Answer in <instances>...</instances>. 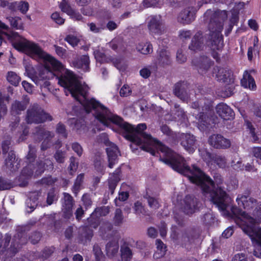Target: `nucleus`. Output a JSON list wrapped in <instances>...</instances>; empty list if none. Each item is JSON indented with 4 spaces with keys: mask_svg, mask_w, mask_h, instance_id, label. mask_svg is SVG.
<instances>
[{
    "mask_svg": "<svg viewBox=\"0 0 261 261\" xmlns=\"http://www.w3.org/2000/svg\"><path fill=\"white\" fill-rule=\"evenodd\" d=\"M66 76H69L70 81H61V84L66 88L72 96L81 103L87 113L92 112L96 119L104 125L109 126L111 123L116 125L125 134L126 138L132 144L140 146L146 151L155 155L159 151L163 152L162 144L148 134L142 132L146 129L145 123L137 126L125 121L119 116L113 114L103 105L94 98H86L88 88L85 83L80 82L73 72L66 71ZM132 147L133 144H132Z\"/></svg>",
    "mask_w": 261,
    "mask_h": 261,
    "instance_id": "1",
    "label": "nucleus"
},
{
    "mask_svg": "<svg viewBox=\"0 0 261 261\" xmlns=\"http://www.w3.org/2000/svg\"><path fill=\"white\" fill-rule=\"evenodd\" d=\"M164 164L174 171L188 177L191 182L200 187L203 195L215 204L218 208L225 212L229 206L231 200L228 195L221 188H215L222 183L220 174L215 173L214 181L195 165L189 166L184 157L164 145Z\"/></svg>",
    "mask_w": 261,
    "mask_h": 261,
    "instance_id": "2",
    "label": "nucleus"
},
{
    "mask_svg": "<svg viewBox=\"0 0 261 261\" xmlns=\"http://www.w3.org/2000/svg\"><path fill=\"white\" fill-rule=\"evenodd\" d=\"M5 35L11 40L13 47L19 51L24 53L31 57H38L43 60L44 69L39 77H34L32 80L37 85H41V81L50 79L55 76L58 83L62 87L61 81H70L69 76H66V71H72L64 68L63 65L55 58L44 52L42 48L33 41L28 40L17 33L10 31L8 25L0 21V45L2 44Z\"/></svg>",
    "mask_w": 261,
    "mask_h": 261,
    "instance_id": "3",
    "label": "nucleus"
},
{
    "mask_svg": "<svg viewBox=\"0 0 261 261\" xmlns=\"http://www.w3.org/2000/svg\"><path fill=\"white\" fill-rule=\"evenodd\" d=\"M227 18L226 11H213L209 9L203 15L204 21L208 23L210 45L214 51L221 50L223 47V37L221 32L223 28V23Z\"/></svg>",
    "mask_w": 261,
    "mask_h": 261,
    "instance_id": "4",
    "label": "nucleus"
},
{
    "mask_svg": "<svg viewBox=\"0 0 261 261\" xmlns=\"http://www.w3.org/2000/svg\"><path fill=\"white\" fill-rule=\"evenodd\" d=\"M253 220L250 218V224H237L242 230L247 234L253 243H256L259 246L253 251V255L261 258V228L254 225Z\"/></svg>",
    "mask_w": 261,
    "mask_h": 261,
    "instance_id": "5",
    "label": "nucleus"
},
{
    "mask_svg": "<svg viewBox=\"0 0 261 261\" xmlns=\"http://www.w3.org/2000/svg\"><path fill=\"white\" fill-rule=\"evenodd\" d=\"M233 213L237 216L236 219L237 224H250V218L253 220L254 225L261 222V202L259 203L257 207L253 211L252 216L253 217L250 216L245 212H242L239 208L233 207L232 208Z\"/></svg>",
    "mask_w": 261,
    "mask_h": 261,
    "instance_id": "6",
    "label": "nucleus"
},
{
    "mask_svg": "<svg viewBox=\"0 0 261 261\" xmlns=\"http://www.w3.org/2000/svg\"><path fill=\"white\" fill-rule=\"evenodd\" d=\"M236 201L238 203V204L239 206H242L245 210L248 211L249 214L246 212L243 211L241 209V210L242 212H245L246 214H248V215L253 217L252 216L253 211L256 208V207H257L259 203H257V200L249 197L248 195H244L242 194H240L238 196ZM233 207H236V206H232L231 208V214H229L227 211H226L227 215H229L232 218H233L235 222L236 223V219L238 217L237 216L234 215L232 212V208ZM240 210V208H238Z\"/></svg>",
    "mask_w": 261,
    "mask_h": 261,
    "instance_id": "7",
    "label": "nucleus"
},
{
    "mask_svg": "<svg viewBox=\"0 0 261 261\" xmlns=\"http://www.w3.org/2000/svg\"><path fill=\"white\" fill-rule=\"evenodd\" d=\"M51 120V117L37 105L33 106L27 111V121L29 123H40Z\"/></svg>",
    "mask_w": 261,
    "mask_h": 261,
    "instance_id": "8",
    "label": "nucleus"
},
{
    "mask_svg": "<svg viewBox=\"0 0 261 261\" xmlns=\"http://www.w3.org/2000/svg\"><path fill=\"white\" fill-rule=\"evenodd\" d=\"M10 143V140H4L2 143V150L3 153L5 155L6 166L11 171L14 172L19 167V161L18 159H16L15 154L13 150L9 151Z\"/></svg>",
    "mask_w": 261,
    "mask_h": 261,
    "instance_id": "9",
    "label": "nucleus"
},
{
    "mask_svg": "<svg viewBox=\"0 0 261 261\" xmlns=\"http://www.w3.org/2000/svg\"><path fill=\"white\" fill-rule=\"evenodd\" d=\"M32 166L33 165L32 164H28V165L22 170L21 176L24 178H28L32 175L34 173L35 176H38L41 175L46 169H51L53 168L52 162L48 159L44 160L43 162L40 161L37 163L36 166L34 167L33 170L32 169Z\"/></svg>",
    "mask_w": 261,
    "mask_h": 261,
    "instance_id": "10",
    "label": "nucleus"
},
{
    "mask_svg": "<svg viewBox=\"0 0 261 261\" xmlns=\"http://www.w3.org/2000/svg\"><path fill=\"white\" fill-rule=\"evenodd\" d=\"M100 137L103 138L101 140V142H103L107 146L106 151L109 161V167L112 168L113 165L117 162L119 151L117 146L109 141L107 135L106 134H101Z\"/></svg>",
    "mask_w": 261,
    "mask_h": 261,
    "instance_id": "11",
    "label": "nucleus"
},
{
    "mask_svg": "<svg viewBox=\"0 0 261 261\" xmlns=\"http://www.w3.org/2000/svg\"><path fill=\"white\" fill-rule=\"evenodd\" d=\"M213 76L217 81L227 84L234 82L232 71L227 68L214 67L213 69Z\"/></svg>",
    "mask_w": 261,
    "mask_h": 261,
    "instance_id": "12",
    "label": "nucleus"
},
{
    "mask_svg": "<svg viewBox=\"0 0 261 261\" xmlns=\"http://www.w3.org/2000/svg\"><path fill=\"white\" fill-rule=\"evenodd\" d=\"M199 8L190 6L182 10L178 15V21L183 24H189L195 19L196 14Z\"/></svg>",
    "mask_w": 261,
    "mask_h": 261,
    "instance_id": "13",
    "label": "nucleus"
},
{
    "mask_svg": "<svg viewBox=\"0 0 261 261\" xmlns=\"http://www.w3.org/2000/svg\"><path fill=\"white\" fill-rule=\"evenodd\" d=\"M200 202L198 199L193 195H187L183 204V211L187 215H191L198 210L200 207Z\"/></svg>",
    "mask_w": 261,
    "mask_h": 261,
    "instance_id": "14",
    "label": "nucleus"
},
{
    "mask_svg": "<svg viewBox=\"0 0 261 261\" xmlns=\"http://www.w3.org/2000/svg\"><path fill=\"white\" fill-rule=\"evenodd\" d=\"M210 145L216 149H225L231 146L230 141L220 134H213L208 138Z\"/></svg>",
    "mask_w": 261,
    "mask_h": 261,
    "instance_id": "15",
    "label": "nucleus"
},
{
    "mask_svg": "<svg viewBox=\"0 0 261 261\" xmlns=\"http://www.w3.org/2000/svg\"><path fill=\"white\" fill-rule=\"evenodd\" d=\"M192 63L197 68L199 73L201 74L205 73L212 65L211 59L205 56L194 58L192 60Z\"/></svg>",
    "mask_w": 261,
    "mask_h": 261,
    "instance_id": "16",
    "label": "nucleus"
},
{
    "mask_svg": "<svg viewBox=\"0 0 261 261\" xmlns=\"http://www.w3.org/2000/svg\"><path fill=\"white\" fill-rule=\"evenodd\" d=\"M162 18L161 15H154L148 24V28L150 33L154 37L162 35Z\"/></svg>",
    "mask_w": 261,
    "mask_h": 261,
    "instance_id": "17",
    "label": "nucleus"
},
{
    "mask_svg": "<svg viewBox=\"0 0 261 261\" xmlns=\"http://www.w3.org/2000/svg\"><path fill=\"white\" fill-rule=\"evenodd\" d=\"M188 86L184 82H178L174 85L173 90L175 96L182 101L188 102L190 100V95L187 92Z\"/></svg>",
    "mask_w": 261,
    "mask_h": 261,
    "instance_id": "18",
    "label": "nucleus"
},
{
    "mask_svg": "<svg viewBox=\"0 0 261 261\" xmlns=\"http://www.w3.org/2000/svg\"><path fill=\"white\" fill-rule=\"evenodd\" d=\"M30 98L28 96H24L21 101L15 100L11 105L10 113L12 115L16 116L21 114L24 111L29 103Z\"/></svg>",
    "mask_w": 261,
    "mask_h": 261,
    "instance_id": "19",
    "label": "nucleus"
},
{
    "mask_svg": "<svg viewBox=\"0 0 261 261\" xmlns=\"http://www.w3.org/2000/svg\"><path fill=\"white\" fill-rule=\"evenodd\" d=\"M204 38L201 32H197L192 39L189 49L194 52L201 50L204 47Z\"/></svg>",
    "mask_w": 261,
    "mask_h": 261,
    "instance_id": "20",
    "label": "nucleus"
},
{
    "mask_svg": "<svg viewBox=\"0 0 261 261\" xmlns=\"http://www.w3.org/2000/svg\"><path fill=\"white\" fill-rule=\"evenodd\" d=\"M73 206V200L72 197L69 194L64 193L62 202V212L65 218H69L72 216Z\"/></svg>",
    "mask_w": 261,
    "mask_h": 261,
    "instance_id": "21",
    "label": "nucleus"
},
{
    "mask_svg": "<svg viewBox=\"0 0 261 261\" xmlns=\"http://www.w3.org/2000/svg\"><path fill=\"white\" fill-rule=\"evenodd\" d=\"M181 145L189 152H193L195 150V138L190 134H182L180 136Z\"/></svg>",
    "mask_w": 261,
    "mask_h": 261,
    "instance_id": "22",
    "label": "nucleus"
},
{
    "mask_svg": "<svg viewBox=\"0 0 261 261\" xmlns=\"http://www.w3.org/2000/svg\"><path fill=\"white\" fill-rule=\"evenodd\" d=\"M216 112L224 120L233 118L234 113L229 106L224 103H219L216 107Z\"/></svg>",
    "mask_w": 261,
    "mask_h": 261,
    "instance_id": "23",
    "label": "nucleus"
},
{
    "mask_svg": "<svg viewBox=\"0 0 261 261\" xmlns=\"http://www.w3.org/2000/svg\"><path fill=\"white\" fill-rule=\"evenodd\" d=\"M36 135L41 138L42 140H43L42 143L41 149L44 150L51 144L50 140L53 138L54 134L51 132L45 130L43 128H37Z\"/></svg>",
    "mask_w": 261,
    "mask_h": 261,
    "instance_id": "24",
    "label": "nucleus"
},
{
    "mask_svg": "<svg viewBox=\"0 0 261 261\" xmlns=\"http://www.w3.org/2000/svg\"><path fill=\"white\" fill-rule=\"evenodd\" d=\"M241 85L245 88H249L251 90H255L256 85L253 77L248 71L244 72L243 78L241 80Z\"/></svg>",
    "mask_w": 261,
    "mask_h": 261,
    "instance_id": "25",
    "label": "nucleus"
},
{
    "mask_svg": "<svg viewBox=\"0 0 261 261\" xmlns=\"http://www.w3.org/2000/svg\"><path fill=\"white\" fill-rule=\"evenodd\" d=\"M9 8L14 11H19L22 14H25L29 8V4L26 1L14 2L9 5Z\"/></svg>",
    "mask_w": 261,
    "mask_h": 261,
    "instance_id": "26",
    "label": "nucleus"
},
{
    "mask_svg": "<svg viewBox=\"0 0 261 261\" xmlns=\"http://www.w3.org/2000/svg\"><path fill=\"white\" fill-rule=\"evenodd\" d=\"M168 116L169 115H166L165 119L166 120H181L185 118V114L183 109L180 108L179 106L175 104L171 116H169V117L168 118Z\"/></svg>",
    "mask_w": 261,
    "mask_h": 261,
    "instance_id": "27",
    "label": "nucleus"
},
{
    "mask_svg": "<svg viewBox=\"0 0 261 261\" xmlns=\"http://www.w3.org/2000/svg\"><path fill=\"white\" fill-rule=\"evenodd\" d=\"M89 58L87 55H84L77 61L74 62V66L77 68L82 69L84 71H89Z\"/></svg>",
    "mask_w": 261,
    "mask_h": 261,
    "instance_id": "28",
    "label": "nucleus"
},
{
    "mask_svg": "<svg viewBox=\"0 0 261 261\" xmlns=\"http://www.w3.org/2000/svg\"><path fill=\"white\" fill-rule=\"evenodd\" d=\"M198 120L197 125L199 129L201 130L206 129L209 125L208 117L203 113H199L196 116Z\"/></svg>",
    "mask_w": 261,
    "mask_h": 261,
    "instance_id": "29",
    "label": "nucleus"
},
{
    "mask_svg": "<svg viewBox=\"0 0 261 261\" xmlns=\"http://www.w3.org/2000/svg\"><path fill=\"white\" fill-rule=\"evenodd\" d=\"M138 51L143 55H148L152 52V47L149 42H141L136 47Z\"/></svg>",
    "mask_w": 261,
    "mask_h": 261,
    "instance_id": "30",
    "label": "nucleus"
},
{
    "mask_svg": "<svg viewBox=\"0 0 261 261\" xmlns=\"http://www.w3.org/2000/svg\"><path fill=\"white\" fill-rule=\"evenodd\" d=\"M119 245L117 241H113L106 245V251L108 256L113 257L118 253Z\"/></svg>",
    "mask_w": 261,
    "mask_h": 261,
    "instance_id": "31",
    "label": "nucleus"
},
{
    "mask_svg": "<svg viewBox=\"0 0 261 261\" xmlns=\"http://www.w3.org/2000/svg\"><path fill=\"white\" fill-rule=\"evenodd\" d=\"M7 19L9 20L11 25L13 28L17 30H23L24 28L23 23L22 19L19 17H8Z\"/></svg>",
    "mask_w": 261,
    "mask_h": 261,
    "instance_id": "32",
    "label": "nucleus"
},
{
    "mask_svg": "<svg viewBox=\"0 0 261 261\" xmlns=\"http://www.w3.org/2000/svg\"><path fill=\"white\" fill-rule=\"evenodd\" d=\"M6 77L8 82L14 86H17L20 81L19 76L13 71H9Z\"/></svg>",
    "mask_w": 261,
    "mask_h": 261,
    "instance_id": "33",
    "label": "nucleus"
},
{
    "mask_svg": "<svg viewBox=\"0 0 261 261\" xmlns=\"http://www.w3.org/2000/svg\"><path fill=\"white\" fill-rule=\"evenodd\" d=\"M37 192H33L30 195V198L28 199L26 201L27 206L31 209L30 212H32L37 205Z\"/></svg>",
    "mask_w": 261,
    "mask_h": 261,
    "instance_id": "34",
    "label": "nucleus"
},
{
    "mask_svg": "<svg viewBox=\"0 0 261 261\" xmlns=\"http://www.w3.org/2000/svg\"><path fill=\"white\" fill-rule=\"evenodd\" d=\"M119 181V176L117 173H113L110 175L108 179L109 187L112 194L114 193V190Z\"/></svg>",
    "mask_w": 261,
    "mask_h": 261,
    "instance_id": "35",
    "label": "nucleus"
},
{
    "mask_svg": "<svg viewBox=\"0 0 261 261\" xmlns=\"http://www.w3.org/2000/svg\"><path fill=\"white\" fill-rule=\"evenodd\" d=\"M156 250L153 254L154 259H159L163 256L162 248L163 247V243L160 239H157L155 241Z\"/></svg>",
    "mask_w": 261,
    "mask_h": 261,
    "instance_id": "36",
    "label": "nucleus"
},
{
    "mask_svg": "<svg viewBox=\"0 0 261 261\" xmlns=\"http://www.w3.org/2000/svg\"><path fill=\"white\" fill-rule=\"evenodd\" d=\"M213 162L221 168H225L227 165L226 158L222 155L215 154L214 156Z\"/></svg>",
    "mask_w": 261,
    "mask_h": 261,
    "instance_id": "37",
    "label": "nucleus"
},
{
    "mask_svg": "<svg viewBox=\"0 0 261 261\" xmlns=\"http://www.w3.org/2000/svg\"><path fill=\"white\" fill-rule=\"evenodd\" d=\"M84 178V174L82 173L79 174L75 179L72 188V191L75 195L77 194L79 191L82 189Z\"/></svg>",
    "mask_w": 261,
    "mask_h": 261,
    "instance_id": "38",
    "label": "nucleus"
},
{
    "mask_svg": "<svg viewBox=\"0 0 261 261\" xmlns=\"http://www.w3.org/2000/svg\"><path fill=\"white\" fill-rule=\"evenodd\" d=\"M200 152V155L204 161L206 163L207 165L212 164L213 160L215 154H212L206 149L199 150Z\"/></svg>",
    "mask_w": 261,
    "mask_h": 261,
    "instance_id": "39",
    "label": "nucleus"
},
{
    "mask_svg": "<svg viewBox=\"0 0 261 261\" xmlns=\"http://www.w3.org/2000/svg\"><path fill=\"white\" fill-rule=\"evenodd\" d=\"M120 251L122 260L128 261L131 259L133 254L130 249L128 247L123 245L121 246Z\"/></svg>",
    "mask_w": 261,
    "mask_h": 261,
    "instance_id": "40",
    "label": "nucleus"
},
{
    "mask_svg": "<svg viewBox=\"0 0 261 261\" xmlns=\"http://www.w3.org/2000/svg\"><path fill=\"white\" fill-rule=\"evenodd\" d=\"M201 219L203 224L209 226L214 223L215 217L212 213L208 212L204 214Z\"/></svg>",
    "mask_w": 261,
    "mask_h": 261,
    "instance_id": "41",
    "label": "nucleus"
},
{
    "mask_svg": "<svg viewBox=\"0 0 261 261\" xmlns=\"http://www.w3.org/2000/svg\"><path fill=\"white\" fill-rule=\"evenodd\" d=\"M134 210L135 213L137 215H146V212L140 201H137L134 203Z\"/></svg>",
    "mask_w": 261,
    "mask_h": 261,
    "instance_id": "42",
    "label": "nucleus"
},
{
    "mask_svg": "<svg viewBox=\"0 0 261 261\" xmlns=\"http://www.w3.org/2000/svg\"><path fill=\"white\" fill-rule=\"evenodd\" d=\"M123 217L122 211L120 209L117 208L115 211V216L114 218V224L119 225L122 223Z\"/></svg>",
    "mask_w": 261,
    "mask_h": 261,
    "instance_id": "43",
    "label": "nucleus"
},
{
    "mask_svg": "<svg viewBox=\"0 0 261 261\" xmlns=\"http://www.w3.org/2000/svg\"><path fill=\"white\" fill-rule=\"evenodd\" d=\"M163 58L162 52L161 50L159 53V55L156 59L154 60L152 63V68L153 69L156 68L157 69L160 67H162L163 64Z\"/></svg>",
    "mask_w": 261,
    "mask_h": 261,
    "instance_id": "44",
    "label": "nucleus"
},
{
    "mask_svg": "<svg viewBox=\"0 0 261 261\" xmlns=\"http://www.w3.org/2000/svg\"><path fill=\"white\" fill-rule=\"evenodd\" d=\"M247 128L249 129L250 134H251L252 140L254 142H258L259 138L257 135L255 134V128L253 126L251 123L247 121L246 123Z\"/></svg>",
    "mask_w": 261,
    "mask_h": 261,
    "instance_id": "45",
    "label": "nucleus"
},
{
    "mask_svg": "<svg viewBox=\"0 0 261 261\" xmlns=\"http://www.w3.org/2000/svg\"><path fill=\"white\" fill-rule=\"evenodd\" d=\"M82 236L85 238V242L89 241L93 236L92 230L88 226H85L82 228Z\"/></svg>",
    "mask_w": 261,
    "mask_h": 261,
    "instance_id": "46",
    "label": "nucleus"
},
{
    "mask_svg": "<svg viewBox=\"0 0 261 261\" xmlns=\"http://www.w3.org/2000/svg\"><path fill=\"white\" fill-rule=\"evenodd\" d=\"M59 7L62 11L66 13L67 15L71 14L73 9L66 1H62L60 4Z\"/></svg>",
    "mask_w": 261,
    "mask_h": 261,
    "instance_id": "47",
    "label": "nucleus"
},
{
    "mask_svg": "<svg viewBox=\"0 0 261 261\" xmlns=\"http://www.w3.org/2000/svg\"><path fill=\"white\" fill-rule=\"evenodd\" d=\"M164 135L168 137L167 141L169 142H172L176 139V135L166 125H164Z\"/></svg>",
    "mask_w": 261,
    "mask_h": 261,
    "instance_id": "48",
    "label": "nucleus"
},
{
    "mask_svg": "<svg viewBox=\"0 0 261 261\" xmlns=\"http://www.w3.org/2000/svg\"><path fill=\"white\" fill-rule=\"evenodd\" d=\"M186 235L188 240L192 243L194 240L198 238L199 233L195 229H190L186 232Z\"/></svg>",
    "mask_w": 261,
    "mask_h": 261,
    "instance_id": "49",
    "label": "nucleus"
},
{
    "mask_svg": "<svg viewBox=\"0 0 261 261\" xmlns=\"http://www.w3.org/2000/svg\"><path fill=\"white\" fill-rule=\"evenodd\" d=\"M128 196L129 194L128 192L124 191L119 192L118 197L115 199L116 205L119 206L120 204L118 203V201H124L128 199Z\"/></svg>",
    "mask_w": 261,
    "mask_h": 261,
    "instance_id": "50",
    "label": "nucleus"
},
{
    "mask_svg": "<svg viewBox=\"0 0 261 261\" xmlns=\"http://www.w3.org/2000/svg\"><path fill=\"white\" fill-rule=\"evenodd\" d=\"M148 203L149 206L154 210L158 208L161 206L158 199L152 197L148 198Z\"/></svg>",
    "mask_w": 261,
    "mask_h": 261,
    "instance_id": "51",
    "label": "nucleus"
},
{
    "mask_svg": "<svg viewBox=\"0 0 261 261\" xmlns=\"http://www.w3.org/2000/svg\"><path fill=\"white\" fill-rule=\"evenodd\" d=\"M51 18L54 21L60 25L63 24L65 21V19L57 12L51 14Z\"/></svg>",
    "mask_w": 261,
    "mask_h": 261,
    "instance_id": "52",
    "label": "nucleus"
},
{
    "mask_svg": "<svg viewBox=\"0 0 261 261\" xmlns=\"http://www.w3.org/2000/svg\"><path fill=\"white\" fill-rule=\"evenodd\" d=\"M231 166L232 168L237 171H240L243 169V165L241 160H237L233 159L231 162Z\"/></svg>",
    "mask_w": 261,
    "mask_h": 261,
    "instance_id": "53",
    "label": "nucleus"
},
{
    "mask_svg": "<svg viewBox=\"0 0 261 261\" xmlns=\"http://www.w3.org/2000/svg\"><path fill=\"white\" fill-rule=\"evenodd\" d=\"M88 26L89 27L90 31L94 33H98L104 29L102 25H97L93 22L88 23Z\"/></svg>",
    "mask_w": 261,
    "mask_h": 261,
    "instance_id": "54",
    "label": "nucleus"
},
{
    "mask_svg": "<svg viewBox=\"0 0 261 261\" xmlns=\"http://www.w3.org/2000/svg\"><path fill=\"white\" fill-rule=\"evenodd\" d=\"M70 163L68 169L69 170L70 173L72 174L74 173L77 168L78 163L76 161V159L74 157H71L70 159Z\"/></svg>",
    "mask_w": 261,
    "mask_h": 261,
    "instance_id": "55",
    "label": "nucleus"
},
{
    "mask_svg": "<svg viewBox=\"0 0 261 261\" xmlns=\"http://www.w3.org/2000/svg\"><path fill=\"white\" fill-rule=\"evenodd\" d=\"M132 93L131 89L127 85H124L120 90V95L122 97L129 96Z\"/></svg>",
    "mask_w": 261,
    "mask_h": 261,
    "instance_id": "56",
    "label": "nucleus"
},
{
    "mask_svg": "<svg viewBox=\"0 0 261 261\" xmlns=\"http://www.w3.org/2000/svg\"><path fill=\"white\" fill-rule=\"evenodd\" d=\"M114 65L119 70L125 69V64L123 60L121 59H114L113 60Z\"/></svg>",
    "mask_w": 261,
    "mask_h": 261,
    "instance_id": "57",
    "label": "nucleus"
},
{
    "mask_svg": "<svg viewBox=\"0 0 261 261\" xmlns=\"http://www.w3.org/2000/svg\"><path fill=\"white\" fill-rule=\"evenodd\" d=\"M160 0H143V5L146 8L158 7Z\"/></svg>",
    "mask_w": 261,
    "mask_h": 261,
    "instance_id": "58",
    "label": "nucleus"
},
{
    "mask_svg": "<svg viewBox=\"0 0 261 261\" xmlns=\"http://www.w3.org/2000/svg\"><path fill=\"white\" fill-rule=\"evenodd\" d=\"M65 40L73 47L76 46L79 42V39L73 35L67 36Z\"/></svg>",
    "mask_w": 261,
    "mask_h": 261,
    "instance_id": "59",
    "label": "nucleus"
},
{
    "mask_svg": "<svg viewBox=\"0 0 261 261\" xmlns=\"http://www.w3.org/2000/svg\"><path fill=\"white\" fill-rule=\"evenodd\" d=\"M11 187L12 184L9 180L0 178V190H8Z\"/></svg>",
    "mask_w": 261,
    "mask_h": 261,
    "instance_id": "60",
    "label": "nucleus"
},
{
    "mask_svg": "<svg viewBox=\"0 0 261 261\" xmlns=\"http://www.w3.org/2000/svg\"><path fill=\"white\" fill-rule=\"evenodd\" d=\"M176 59L178 63H183L187 60V57L183 53L181 49H179L176 54Z\"/></svg>",
    "mask_w": 261,
    "mask_h": 261,
    "instance_id": "61",
    "label": "nucleus"
},
{
    "mask_svg": "<svg viewBox=\"0 0 261 261\" xmlns=\"http://www.w3.org/2000/svg\"><path fill=\"white\" fill-rule=\"evenodd\" d=\"M192 33L190 30H181L179 31V37L182 40H187L190 38Z\"/></svg>",
    "mask_w": 261,
    "mask_h": 261,
    "instance_id": "62",
    "label": "nucleus"
},
{
    "mask_svg": "<svg viewBox=\"0 0 261 261\" xmlns=\"http://www.w3.org/2000/svg\"><path fill=\"white\" fill-rule=\"evenodd\" d=\"M82 201L83 202V204L86 207V208L90 206L92 204V200L91 199L90 196L88 194H85L83 195L82 197Z\"/></svg>",
    "mask_w": 261,
    "mask_h": 261,
    "instance_id": "63",
    "label": "nucleus"
},
{
    "mask_svg": "<svg viewBox=\"0 0 261 261\" xmlns=\"http://www.w3.org/2000/svg\"><path fill=\"white\" fill-rule=\"evenodd\" d=\"M232 261H247V256L243 253H239L234 256Z\"/></svg>",
    "mask_w": 261,
    "mask_h": 261,
    "instance_id": "64",
    "label": "nucleus"
}]
</instances>
